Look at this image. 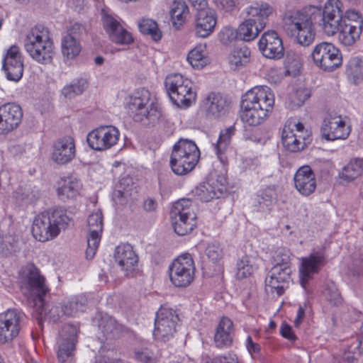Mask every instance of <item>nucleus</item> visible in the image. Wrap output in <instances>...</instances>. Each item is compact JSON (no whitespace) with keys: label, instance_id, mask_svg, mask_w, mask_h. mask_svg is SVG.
<instances>
[{"label":"nucleus","instance_id":"8fccbe9b","mask_svg":"<svg viewBox=\"0 0 363 363\" xmlns=\"http://www.w3.org/2000/svg\"><path fill=\"white\" fill-rule=\"evenodd\" d=\"M290 251L286 248H278L272 256L274 266L291 267Z\"/></svg>","mask_w":363,"mask_h":363},{"label":"nucleus","instance_id":"f257e3e1","mask_svg":"<svg viewBox=\"0 0 363 363\" xmlns=\"http://www.w3.org/2000/svg\"><path fill=\"white\" fill-rule=\"evenodd\" d=\"M340 0H328L323 8L308 6L301 10L285 13L284 28L289 35L295 38L302 46H308L314 40V26L317 25L328 35L339 31V40L346 46L353 45L362 32L357 22L355 25L341 24Z\"/></svg>","mask_w":363,"mask_h":363},{"label":"nucleus","instance_id":"3c124183","mask_svg":"<svg viewBox=\"0 0 363 363\" xmlns=\"http://www.w3.org/2000/svg\"><path fill=\"white\" fill-rule=\"evenodd\" d=\"M187 60L194 68L201 69L207 64V59L202 53L200 48H195L189 52Z\"/></svg>","mask_w":363,"mask_h":363},{"label":"nucleus","instance_id":"c85d7f7f","mask_svg":"<svg viewBox=\"0 0 363 363\" xmlns=\"http://www.w3.org/2000/svg\"><path fill=\"white\" fill-rule=\"evenodd\" d=\"M135 184L130 177H123L116 186L113 192L112 199L117 205L126 204L130 199L137 193Z\"/></svg>","mask_w":363,"mask_h":363},{"label":"nucleus","instance_id":"0eeeda50","mask_svg":"<svg viewBox=\"0 0 363 363\" xmlns=\"http://www.w3.org/2000/svg\"><path fill=\"white\" fill-rule=\"evenodd\" d=\"M24 47L30 56L41 64L51 62L53 43L48 29L42 25L32 28L24 40Z\"/></svg>","mask_w":363,"mask_h":363},{"label":"nucleus","instance_id":"c03bdc74","mask_svg":"<svg viewBox=\"0 0 363 363\" xmlns=\"http://www.w3.org/2000/svg\"><path fill=\"white\" fill-rule=\"evenodd\" d=\"M284 63L286 74L293 77L298 75L302 67L301 57L293 50L287 52Z\"/></svg>","mask_w":363,"mask_h":363},{"label":"nucleus","instance_id":"5fc2aeb1","mask_svg":"<svg viewBox=\"0 0 363 363\" xmlns=\"http://www.w3.org/2000/svg\"><path fill=\"white\" fill-rule=\"evenodd\" d=\"M342 7V5L340 6V15L342 17L341 24L354 25L353 23L357 22L359 25L360 24V28L362 29L363 20L361 15L354 10H349L344 13Z\"/></svg>","mask_w":363,"mask_h":363},{"label":"nucleus","instance_id":"a878e982","mask_svg":"<svg viewBox=\"0 0 363 363\" xmlns=\"http://www.w3.org/2000/svg\"><path fill=\"white\" fill-rule=\"evenodd\" d=\"M324 123L321 131L325 140L329 141L345 140L349 136L350 127L346 126L345 122L340 116L332 118L328 121L325 120Z\"/></svg>","mask_w":363,"mask_h":363},{"label":"nucleus","instance_id":"72a5a7b5","mask_svg":"<svg viewBox=\"0 0 363 363\" xmlns=\"http://www.w3.org/2000/svg\"><path fill=\"white\" fill-rule=\"evenodd\" d=\"M277 186L270 185L261 191L256 196V206L260 211H269L277 200Z\"/></svg>","mask_w":363,"mask_h":363},{"label":"nucleus","instance_id":"e2e57ef3","mask_svg":"<svg viewBox=\"0 0 363 363\" xmlns=\"http://www.w3.org/2000/svg\"><path fill=\"white\" fill-rule=\"evenodd\" d=\"M22 60L21 55L19 52L18 47L16 45L11 46L7 51V54L4 60Z\"/></svg>","mask_w":363,"mask_h":363},{"label":"nucleus","instance_id":"dca6fc26","mask_svg":"<svg viewBox=\"0 0 363 363\" xmlns=\"http://www.w3.org/2000/svg\"><path fill=\"white\" fill-rule=\"evenodd\" d=\"M325 263V254L323 250H313L308 257L301 259L299 277L300 284L304 289H307L313 275L318 274Z\"/></svg>","mask_w":363,"mask_h":363},{"label":"nucleus","instance_id":"864d4df0","mask_svg":"<svg viewBox=\"0 0 363 363\" xmlns=\"http://www.w3.org/2000/svg\"><path fill=\"white\" fill-rule=\"evenodd\" d=\"M134 356L135 359L141 363H157V358L153 352L146 347L136 348Z\"/></svg>","mask_w":363,"mask_h":363},{"label":"nucleus","instance_id":"4468645a","mask_svg":"<svg viewBox=\"0 0 363 363\" xmlns=\"http://www.w3.org/2000/svg\"><path fill=\"white\" fill-rule=\"evenodd\" d=\"M179 316L172 308L162 307L156 313L153 336L157 340L167 342L173 337L179 321Z\"/></svg>","mask_w":363,"mask_h":363},{"label":"nucleus","instance_id":"1a4fd4ad","mask_svg":"<svg viewBox=\"0 0 363 363\" xmlns=\"http://www.w3.org/2000/svg\"><path fill=\"white\" fill-rule=\"evenodd\" d=\"M200 152L192 140L180 139L173 147L170 157V167L177 175L191 172L197 164Z\"/></svg>","mask_w":363,"mask_h":363},{"label":"nucleus","instance_id":"cd10ccee","mask_svg":"<svg viewBox=\"0 0 363 363\" xmlns=\"http://www.w3.org/2000/svg\"><path fill=\"white\" fill-rule=\"evenodd\" d=\"M216 25V13L211 9L199 11L196 18L195 32L198 37L206 38L213 31Z\"/></svg>","mask_w":363,"mask_h":363},{"label":"nucleus","instance_id":"a19ab883","mask_svg":"<svg viewBox=\"0 0 363 363\" xmlns=\"http://www.w3.org/2000/svg\"><path fill=\"white\" fill-rule=\"evenodd\" d=\"M138 26L140 33L150 35L153 40L158 41L162 38V32L152 19L143 18L138 21Z\"/></svg>","mask_w":363,"mask_h":363},{"label":"nucleus","instance_id":"e433bc0d","mask_svg":"<svg viewBox=\"0 0 363 363\" xmlns=\"http://www.w3.org/2000/svg\"><path fill=\"white\" fill-rule=\"evenodd\" d=\"M61 46L62 55L67 60L74 59L82 50L79 40L70 35L62 37Z\"/></svg>","mask_w":363,"mask_h":363},{"label":"nucleus","instance_id":"f3484780","mask_svg":"<svg viewBox=\"0 0 363 363\" xmlns=\"http://www.w3.org/2000/svg\"><path fill=\"white\" fill-rule=\"evenodd\" d=\"M78 333V328L72 324H66L62 328L57 350V358L60 363L71 361L77 342Z\"/></svg>","mask_w":363,"mask_h":363},{"label":"nucleus","instance_id":"c756f323","mask_svg":"<svg viewBox=\"0 0 363 363\" xmlns=\"http://www.w3.org/2000/svg\"><path fill=\"white\" fill-rule=\"evenodd\" d=\"M99 329L106 339L118 338L128 332V328L117 322L116 319L105 314L99 320Z\"/></svg>","mask_w":363,"mask_h":363},{"label":"nucleus","instance_id":"ea45409f","mask_svg":"<svg viewBox=\"0 0 363 363\" xmlns=\"http://www.w3.org/2000/svg\"><path fill=\"white\" fill-rule=\"evenodd\" d=\"M195 195L202 201L208 202L213 199H218L223 194L221 189H216L209 183L199 184L194 190Z\"/></svg>","mask_w":363,"mask_h":363},{"label":"nucleus","instance_id":"052dcab7","mask_svg":"<svg viewBox=\"0 0 363 363\" xmlns=\"http://www.w3.org/2000/svg\"><path fill=\"white\" fill-rule=\"evenodd\" d=\"M218 8L226 11H231L235 6V0H213Z\"/></svg>","mask_w":363,"mask_h":363},{"label":"nucleus","instance_id":"9b49d317","mask_svg":"<svg viewBox=\"0 0 363 363\" xmlns=\"http://www.w3.org/2000/svg\"><path fill=\"white\" fill-rule=\"evenodd\" d=\"M165 87L172 102L178 107H189L195 94L191 89V82L180 74L167 77Z\"/></svg>","mask_w":363,"mask_h":363},{"label":"nucleus","instance_id":"20e7f679","mask_svg":"<svg viewBox=\"0 0 363 363\" xmlns=\"http://www.w3.org/2000/svg\"><path fill=\"white\" fill-rule=\"evenodd\" d=\"M273 12V9L264 2H254L246 8L247 18L240 24L236 30L225 28L223 35L227 36L228 40L239 39L244 41H252L266 26L268 17Z\"/></svg>","mask_w":363,"mask_h":363},{"label":"nucleus","instance_id":"338daca9","mask_svg":"<svg viewBox=\"0 0 363 363\" xmlns=\"http://www.w3.org/2000/svg\"><path fill=\"white\" fill-rule=\"evenodd\" d=\"M354 271L358 274H363V255L354 260Z\"/></svg>","mask_w":363,"mask_h":363},{"label":"nucleus","instance_id":"79ce46f5","mask_svg":"<svg viewBox=\"0 0 363 363\" xmlns=\"http://www.w3.org/2000/svg\"><path fill=\"white\" fill-rule=\"evenodd\" d=\"M346 73L348 78L354 84H358L363 80V62L358 57H353L349 61Z\"/></svg>","mask_w":363,"mask_h":363},{"label":"nucleus","instance_id":"6e6552de","mask_svg":"<svg viewBox=\"0 0 363 363\" xmlns=\"http://www.w3.org/2000/svg\"><path fill=\"white\" fill-rule=\"evenodd\" d=\"M24 47L30 56L41 64L51 62L53 43L48 29L42 25L32 28L24 40Z\"/></svg>","mask_w":363,"mask_h":363},{"label":"nucleus","instance_id":"7ed1b4c3","mask_svg":"<svg viewBox=\"0 0 363 363\" xmlns=\"http://www.w3.org/2000/svg\"><path fill=\"white\" fill-rule=\"evenodd\" d=\"M274 105V96L267 86H257L247 91L242 97L241 119L250 126L263 123L269 116Z\"/></svg>","mask_w":363,"mask_h":363},{"label":"nucleus","instance_id":"473e14b6","mask_svg":"<svg viewBox=\"0 0 363 363\" xmlns=\"http://www.w3.org/2000/svg\"><path fill=\"white\" fill-rule=\"evenodd\" d=\"M232 320L228 318H223L219 322L214 335V342L217 347H228L231 345L233 340Z\"/></svg>","mask_w":363,"mask_h":363},{"label":"nucleus","instance_id":"5701e85b","mask_svg":"<svg viewBox=\"0 0 363 363\" xmlns=\"http://www.w3.org/2000/svg\"><path fill=\"white\" fill-rule=\"evenodd\" d=\"M76 148L74 140L66 136L56 140L52 145V160L58 164H66L75 157Z\"/></svg>","mask_w":363,"mask_h":363},{"label":"nucleus","instance_id":"37998d69","mask_svg":"<svg viewBox=\"0 0 363 363\" xmlns=\"http://www.w3.org/2000/svg\"><path fill=\"white\" fill-rule=\"evenodd\" d=\"M250 50L246 46L235 47L230 55V63L235 68L245 67L250 62Z\"/></svg>","mask_w":363,"mask_h":363},{"label":"nucleus","instance_id":"680f3d73","mask_svg":"<svg viewBox=\"0 0 363 363\" xmlns=\"http://www.w3.org/2000/svg\"><path fill=\"white\" fill-rule=\"evenodd\" d=\"M280 333L284 337L289 340H294L296 339V337L292 330V328L287 324L283 323L281 325L280 328Z\"/></svg>","mask_w":363,"mask_h":363},{"label":"nucleus","instance_id":"de8ad7c7","mask_svg":"<svg viewBox=\"0 0 363 363\" xmlns=\"http://www.w3.org/2000/svg\"><path fill=\"white\" fill-rule=\"evenodd\" d=\"M325 299L332 306H338L342 303V297L333 282L328 283L323 291Z\"/></svg>","mask_w":363,"mask_h":363},{"label":"nucleus","instance_id":"09e8293b","mask_svg":"<svg viewBox=\"0 0 363 363\" xmlns=\"http://www.w3.org/2000/svg\"><path fill=\"white\" fill-rule=\"evenodd\" d=\"M235 128L234 126H230L229 128L220 131L217 144L215 147L218 155L221 154V152L229 145L231 137L235 134Z\"/></svg>","mask_w":363,"mask_h":363},{"label":"nucleus","instance_id":"b1692460","mask_svg":"<svg viewBox=\"0 0 363 363\" xmlns=\"http://www.w3.org/2000/svg\"><path fill=\"white\" fill-rule=\"evenodd\" d=\"M291 267L274 266L266 278V286L271 289V292H277L279 296L284 293L285 284L291 279Z\"/></svg>","mask_w":363,"mask_h":363},{"label":"nucleus","instance_id":"6ab92c4d","mask_svg":"<svg viewBox=\"0 0 363 363\" xmlns=\"http://www.w3.org/2000/svg\"><path fill=\"white\" fill-rule=\"evenodd\" d=\"M103 26L108 35L109 40L117 44L128 45L133 43L132 34L124 28L121 23L111 15L104 13Z\"/></svg>","mask_w":363,"mask_h":363},{"label":"nucleus","instance_id":"7c9ffc66","mask_svg":"<svg viewBox=\"0 0 363 363\" xmlns=\"http://www.w3.org/2000/svg\"><path fill=\"white\" fill-rule=\"evenodd\" d=\"M204 105L206 116L214 118H218L225 115L228 109L227 101L220 94H210Z\"/></svg>","mask_w":363,"mask_h":363},{"label":"nucleus","instance_id":"f704fd0d","mask_svg":"<svg viewBox=\"0 0 363 363\" xmlns=\"http://www.w3.org/2000/svg\"><path fill=\"white\" fill-rule=\"evenodd\" d=\"M173 26L179 29L185 22L189 8L182 0H174L169 11Z\"/></svg>","mask_w":363,"mask_h":363},{"label":"nucleus","instance_id":"bf43d9fd","mask_svg":"<svg viewBox=\"0 0 363 363\" xmlns=\"http://www.w3.org/2000/svg\"><path fill=\"white\" fill-rule=\"evenodd\" d=\"M84 30L85 29L82 24L75 23L69 28L65 35H70L79 40V38Z\"/></svg>","mask_w":363,"mask_h":363},{"label":"nucleus","instance_id":"58836bf2","mask_svg":"<svg viewBox=\"0 0 363 363\" xmlns=\"http://www.w3.org/2000/svg\"><path fill=\"white\" fill-rule=\"evenodd\" d=\"M86 304L87 298L83 295L74 296L68 301L62 303L65 316L73 317L79 313L84 312Z\"/></svg>","mask_w":363,"mask_h":363},{"label":"nucleus","instance_id":"9d476101","mask_svg":"<svg viewBox=\"0 0 363 363\" xmlns=\"http://www.w3.org/2000/svg\"><path fill=\"white\" fill-rule=\"evenodd\" d=\"M170 216L174 232L180 236L191 233L196 225V215L193 202L189 199H181L172 208Z\"/></svg>","mask_w":363,"mask_h":363},{"label":"nucleus","instance_id":"4be33fe9","mask_svg":"<svg viewBox=\"0 0 363 363\" xmlns=\"http://www.w3.org/2000/svg\"><path fill=\"white\" fill-rule=\"evenodd\" d=\"M21 107L15 103H7L0 107V134H6L16 128L21 122Z\"/></svg>","mask_w":363,"mask_h":363},{"label":"nucleus","instance_id":"2eb2a0df","mask_svg":"<svg viewBox=\"0 0 363 363\" xmlns=\"http://www.w3.org/2000/svg\"><path fill=\"white\" fill-rule=\"evenodd\" d=\"M119 135L118 130L114 126H100L88 133L86 140L91 149L104 151L114 146Z\"/></svg>","mask_w":363,"mask_h":363},{"label":"nucleus","instance_id":"f03ea898","mask_svg":"<svg viewBox=\"0 0 363 363\" xmlns=\"http://www.w3.org/2000/svg\"><path fill=\"white\" fill-rule=\"evenodd\" d=\"M22 279L30 292L28 305L36 313L39 324H41L43 316L48 317L53 323L60 321L65 316L62 303L52 306L48 313L46 312L45 296L48 292V288L45 284L44 277L33 264H28L22 269Z\"/></svg>","mask_w":363,"mask_h":363},{"label":"nucleus","instance_id":"412c9836","mask_svg":"<svg viewBox=\"0 0 363 363\" xmlns=\"http://www.w3.org/2000/svg\"><path fill=\"white\" fill-rule=\"evenodd\" d=\"M258 45L262 54L267 58L281 59L284 55L282 40L274 30L264 32Z\"/></svg>","mask_w":363,"mask_h":363},{"label":"nucleus","instance_id":"13d9d810","mask_svg":"<svg viewBox=\"0 0 363 363\" xmlns=\"http://www.w3.org/2000/svg\"><path fill=\"white\" fill-rule=\"evenodd\" d=\"M354 343L351 345L347 351H345L342 354V360L347 363H353L357 359L358 351L354 349Z\"/></svg>","mask_w":363,"mask_h":363},{"label":"nucleus","instance_id":"4d7b16f0","mask_svg":"<svg viewBox=\"0 0 363 363\" xmlns=\"http://www.w3.org/2000/svg\"><path fill=\"white\" fill-rule=\"evenodd\" d=\"M206 254L213 262H217L223 257V250L218 243H211L207 246Z\"/></svg>","mask_w":363,"mask_h":363},{"label":"nucleus","instance_id":"49530a36","mask_svg":"<svg viewBox=\"0 0 363 363\" xmlns=\"http://www.w3.org/2000/svg\"><path fill=\"white\" fill-rule=\"evenodd\" d=\"M254 271L252 260L248 256L242 257L237 263L236 277L238 279H242L250 277Z\"/></svg>","mask_w":363,"mask_h":363},{"label":"nucleus","instance_id":"bb28decb","mask_svg":"<svg viewBox=\"0 0 363 363\" xmlns=\"http://www.w3.org/2000/svg\"><path fill=\"white\" fill-rule=\"evenodd\" d=\"M294 180L296 189L303 196L311 195L316 188L315 174L309 166L301 167L296 172Z\"/></svg>","mask_w":363,"mask_h":363},{"label":"nucleus","instance_id":"774afa93","mask_svg":"<svg viewBox=\"0 0 363 363\" xmlns=\"http://www.w3.org/2000/svg\"><path fill=\"white\" fill-rule=\"evenodd\" d=\"M96 362L97 363H125L119 359H113L108 355L99 356Z\"/></svg>","mask_w":363,"mask_h":363},{"label":"nucleus","instance_id":"393cba45","mask_svg":"<svg viewBox=\"0 0 363 363\" xmlns=\"http://www.w3.org/2000/svg\"><path fill=\"white\" fill-rule=\"evenodd\" d=\"M116 262L130 276L134 272L137 265L138 257L130 244H121L116 247L114 254Z\"/></svg>","mask_w":363,"mask_h":363},{"label":"nucleus","instance_id":"39448f33","mask_svg":"<svg viewBox=\"0 0 363 363\" xmlns=\"http://www.w3.org/2000/svg\"><path fill=\"white\" fill-rule=\"evenodd\" d=\"M69 221L70 219L64 209H50L35 218L32 234L40 242L52 240L60 234L62 229L67 227Z\"/></svg>","mask_w":363,"mask_h":363},{"label":"nucleus","instance_id":"a211bd4d","mask_svg":"<svg viewBox=\"0 0 363 363\" xmlns=\"http://www.w3.org/2000/svg\"><path fill=\"white\" fill-rule=\"evenodd\" d=\"M23 316L24 314L16 308L0 313V343L8 342L18 335Z\"/></svg>","mask_w":363,"mask_h":363},{"label":"nucleus","instance_id":"603ef678","mask_svg":"<svg viewBox=\"0 0 363 363\" xmlns=\"http://www.w3.org/2000/svg\"><path fill=\"white\" fill-rule=\"evenodd\" d=\"M18 250L17 242L11 236L0 239V255L9 256Z\"/></svg>","mask_w":363,"mask_h":363},{"label":"nucleus","instance_id":"a18cd8bd","mask_svg":"<svg viewBox=\"0 0 363 363\" xmlns=\"http://www.w3.org/2000/svg\"><path fill=\"white\" fill-rule=\"evenodd\" d=\"M86 84V80L83 78L74 80L72 83L63 87L61 94L67 99H73L84 92Z\"/></svg>","mask_w":363,"mask_h":363},{"label":"nucleus","instance_id":"0e129e2a","mask_svg":"<svg viewBox=\"0 0 363 363\" xmlns=\"http://www.w3.org/2000/svg\"><path fill=\"white\" fill-rule=\"evenodd\" d=\"M246 346H247L248 351L250 353H252V352L257 353L261 350L260 345L257 343L254 342L252 341L251 336L247 337Z\"/></svg>","mask_w":363,"mask_h":363},{"label":"nucleus","instance_id":"69168bd1","mask_svg":"<svg viewBox=\"0 0 363 363\" xmlns=\"http://www.w3.org/2000/svg\"><path fill=\"white\" fill-rule=\"evenodd\" d=\"M157 206V202L152 199H147L144 201L143 208L147 212H153L156 210Z\"/></svg>","mask_w":363,"mask_h":363},{"label":"nucleus","instance_id":"6e6d98bb","mask_svg":"<svg viewBox=\"0 0 363 363\" xmlns=\"http://www.w3.org/2000/svg\"><path fill=\"white\" fill-rule=\"evenodd\" d=\"M311 96V93L307 89H298L291 96L293 107H300Z\"/></svg>","mask_w":363,"mask_h":363},{"label":"nucleus","instance_id":"aec40b11","mask_svg":"<svg viewBox=\"0 0 363 363\" xmlns=\"http://www.w3.org/2000/svg\"><path fill=\"white\" fill-rule=\"evenodd\" d=\"M89 226V235L87 237V249L86 257L87 259L94 257L101 240V234L103 230V215L101 211L92 213L87 218Z\"/></svg>","mask_w":363,"mask_h":363},{"label":"nucleus","instance_id":"ddd939ff","mask_svg":"<svg viewBox=\"0 0 363 363\" xmlns=\"http://www.w3.org/2000/svg\"><path fill=\"white\" fill-rule=\"evenodd\" d=\"M314 64L324 71L332 72L342 65L340 50L332 43L323 42L315 45L312 53Z\"/></svg>","mask_w":363,"mask_h":363},{"label":"nucleus","instance_id":"2f4dec72","mask_svg":"<svg viewBox=\"0 0 363 363\" xmlns=\"http://www.w3.org/2000/svg\"><path fill=\"white\" fill-rule=\"evenodd\" d=\"M57 185V196L63 202L76 198L82 188L80 181L72 177L62 179L58 182Z\"/></svg>","mask_w":363,"mask_h":363},{"label":"nucleus","instance_id":"4c0bfd02","mask_svg":"<svg viewBox=\"0 0 363 363\" xmlns=\"http://www.w3.org/2000/svg\"><path fill=\"white\" fill-rule=\"evenodd\" d=\"M3 69L9 80L18 82L23 76V64L22 60H4Z\"/></svg>","mask_w":363,"mask_h":363},{"label":"nucleus","instance_id":"423d86ee","mask_svg":"<svg viewBox=\"0 0 363 363\" xmlns=\"http://www.w3.org/2000/svg\"><path fill=\"white\" fill-rule=\"evenodd\" d=\"M150 92L143 88L138 90L128 104L129 116L146 126H155L163 119V115L151 100Z\"/></svg>","mask_w":363,"mask_h":363},{"label":"nucleus","instance_id":"f8f14e48","mask_svg":"<svg viewBox=\"0 0 363 363\" xmlns=\"http://www.w3.org/2000/svg\"><path fill=\"white\" fill-rule=\"evenodd\" d=\"M194 262L189 253L179 256L169 267L170 280L177 287L188 286L194 280Z\"/></svg>","mask_w":363,"mask_h":363},{"label":"nucleus","instance_id":"c9c22d12","mask_svg":"<svg viewBox=\"0 0 363 363\" xmlns=\"http://www.w3.org/2000/svg\"><path fill=\"white\" fill-rule=\"evenodd\" d=\"M301 138L303 140V136L297 135L293 131H287L284 129L281 137V142L284 147L291 152H296L304 149L306 143L301 141Z\"/></svg>","mask_w":363,"mask_h":363}]
</instances>
